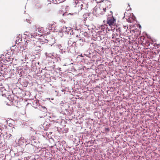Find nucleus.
Segmentation results:
<instances>
[{"label":"nucleus","instance_id":"nucleus-20","mask_svg":"<svg viewBox=\"0 0 160 160\" xmlns=\"http://www.w3.org/2000/svg\"><path fill=\"white\" fill-rule=\"evenodd\" d=\"M5 95V94H2V96H3V95Z\"/></svg>","mask_w":160,"mask_h":160},{"label":"nucleus","instance_id":"nucleus-4","mask_svg":"<svg viewBox=\"0 0 160 160\" xmlns=\"http://www.w3.org/2000/svg\"><path fill=\"white\" fill-rule=\"evenodd\" d=\"M44 28L43 27H39L38 28V31L39 32V33H38L39 35H41V33L42 34V33H46L45 32H44L43 31Z\"/></svg>","mask_w":160,"mask_h":160},{"label":"nucleus","instance_id":"nucleus-7","mask_svg":"<svg viewBox=\"0 0 160 160\" xmlns=\"http://www.w3.org/2000/svg\"><path fill=\"white\" fill-rule=\"evenodd\" d=\"M12 95H9L8 96V97L7 98V99L10 101L11 102H13V99L12 97Z\"/></svg>","mask_w":160,"mask_h":160},{"label":"nucleus","instance_id":"nucleus-19","mask_svg":"<svg viewBox=\"0 0 160 160\" xmlns=\"http://www.w3.org/2000/svg\"><path fill=\"white\" fill-rule=\"evenodd\" d=\"M117 36H118L117 35H116V36H115V39H117V38L116 37Z\"/></svg>","mask_w":160,"mask_h":160},{"label":"nucleus","instance_id":"nucleus-6","mask_svg":"<svg viewBox=\"0 0 160 160\" xmlns=\"http://www.w3.org/2000/svg\"><path fill=\"white\" fill-rule=\"evenodd\" d=\"M0 91H2V92L3 91H6L4 87L3 86V85L1 82H0Z\"/></svg>","mask_w":160,"mask_h":160},{"label":"nucleus","instance_id":"nucleus-8","mask_svg":"<svg viewBox=\"0 0 160 160\" xmlns=\"http://www.w3.org/2000/svg\"><path fill=\"white\" fill-rule=\"evenodd\" d=\"M82 2L80 4V9L81 10H82V9H85V8L86 7H85V8H83V4L82 3Z\"/></svg>","mask_w":160,"mask_h":160},{"label":"nucleus","instance_id":"nucleus-5","mask_svg":"<svg viewBox=\"0 0 160 160\" xmlns=\"http://www.w3.org/2000/svg\"><path fill=\"white\" fill-rule=\"evenodd\" d=\"M43 31H44V32H45L46 33H42V34L43 35H48L50 33V30L49 28H46L45 29H43Z\"/></svg>","mask_w":160,"mask_h":160},{"label":"nucleus","instance_id":"nucleus-14","mask_svg":"<svg viewBox=\"0 0 160 160\" xmlns=\"http://www.w3.org/2000/svg\"><path fill=\"white\" fill-rule=\"evenodd\" d=\"M84 36H86V35H88V33H87V32H85L84 33Z\"/></svg>","mask_w":160,"mask_h":160},{"label":"nucleus","instance_id":"nucleus-21","mask_svg":"<svg viewBox=\"0 0 160 160\" xmlns=\"http://www.w3.org/2000/svg\"><path fill=\"white\" fill-rule=\"evenodd\" d=\"M41 8V6H40V8Z\"/></svg>","mask_w":160,"mask_h":160},{"label":"nucleus","instance_id":"nucleus-17","mask_svg":"<svg viewBox=\"0 0 160 160\" xmlns=\"http://www.w3.org/2000/svg\"><path fill=\"white\" fill-rule=\"evenodd\" d=\"M140 39H144V38L143 37H142V36H141V37H140Z\"/></svg>","mask_w":160,"mask_h":160},{"label":"nucleus","instance_id":"nucleus-10","mask_svg":"<svg viewBox=\"0 0 160 160\" xmlns=\"http://www.w3.org/2000/svg\"><path fill=\"white\" fill-rule=\"evenodd\" d=\"M116 35H117V36H118V34L117 33H116V34H113L112 35V38H113V39H114V38H115V36Z\"/></svg>","mask_w":160,"mask_h":160},{"label":"nucleus","instance_id":"nucleus-3","mask_svg":"<svg viewBox=\"0 0 160 160\" xmlns=\"http://www.w3.org/2000/svg\"><path fill=\"white\" fill-rule=\"evenodd\" d=\"M21 53V51L18 48H15L14 50V53L17 55L18 56Z\"/></svg>","mask_w":160,"mask_h":160},{"label":"nucleus","instance_id":"nucleus-11","mask_svg":"<svg viewBox=\"0 0 160 160\" xmlns=\"http://www.w3.org/2000/svg\"><path fill=\"white\" fill-rule=\"evenodd\" d=\"M74 2L77 4V3H79V4H80L82 2H79L78 0H74Z\"/></svg>","mask_w":160,"mask_h":160},{"label":"nucleus","instance_id":"nucleus-15","mask_svg":"<svg viewBox=\"0 0 160 160\" xmlns=\"http://www.w3.org/2000/svg\"><path fill=\"white\" fill-rule=\"evenodd\" d=\"M118 31H119V33H121V29H120V28H119L118 29Z\"/></svg>","mask_w":160,"mask_h":160},{"label":"nucleus","instance_id":"nucleus-18","mask_svg":"<svg viewBox=\"0 0 160 160\" xmlns=\"http://www.w3.org/2000/svg\"><path fill=\"white\" fill-rule=\"evenodd\" d=\"M106 130H107V131H109V130L108 128H106Z\"/></svg>","mask_w":160,"mask_h":160},{"label":"nucleus","instance_id":"nucleus-16","mask_svg":"<svg viewBox=\"0 0 160 160\" xmlns=\"http://www.w3.org/2000/svg\"><path fill=\"white\" fill-rule=\"evenodd\" d=\"M55 0H50V2H53L54 3H55V1H54Z\"/></svg>","mask_w":160,"mask_h":160},{"label":"nucleus","instance_id":"nucleus-13","mask_svg":"<svg viewBox=\"0 0 160 160\" xmlns=\"http://www.w3.org/2000/svg\"><path fill=\"white\" fill-rule=\"evenodd\" d=\"M2 129L0 128V136H1V134H2Z\"/></svg>","mask_w":160,"mask_h":160},{"label":"nucleus","instance_id":"nucleus-9","mask_svg":"<svg viewBox=\"0 0 160 160\" xmlns=\"http://www.w3.org/2000/svg\"><path fill=\"white\" fill-rule=\"evenodd\" d=\"M127 21H128V22H129L130 23H132L133 21V19L131 18H129L128 19H127Z\"/></svg>","mask_w":160,"mask_h":160},{"label":"nucleus","instance_id":"nucleus-1","mask_svg":"<svg viewBox=\"0 0 160 160\" xmlns=\"http://www.w3.org/2000/svg\"><path fill=\"white\" fill-rule=\"evenodd\" d=\"M115 21L116 19L113 17H108V18L107 23L109 26H111L114 25Z\"/></svg>","mask_w":160,"mask_h":160},{"label":"nucleus","instance_id":"nucleus-12","mask_svg":"<svg viewBox=\"0 0 160 160\" xmlns=\"http://www.w3.org/2000/svg\"><path fill=\"white\" fill-rule=\"evenodd\" d=\"M146 45L148 46H150V43H149V42H147L146 43Z\"/></svg>","mask_w":160,"mask_h":160},{"label":"nucleus","instance_id":"nucleus-2","mask_svg":"<svg viewBox=\"0 0 160 160\" xmlns=\"http://www.w3.org/2000/svg\"><path fill=\"white\" fill-rule=\"evenodd\" d=\"M132 32H133L132 34V37L133 38L136 39L140 35V32L138 30H133Z\"/></svg>","mask_w":160,"mask_h":160}]
</instances>
